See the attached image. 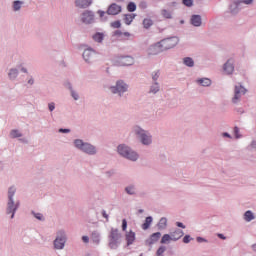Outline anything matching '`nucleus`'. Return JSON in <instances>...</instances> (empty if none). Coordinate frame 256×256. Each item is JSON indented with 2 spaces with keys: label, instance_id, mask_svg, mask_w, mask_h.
<instances>
[{
  "label": "nucleus",
  "instance_id": "nucleus-4",
  "mask_svg": "<svg viewBox=\"0 0 256 256\" xmlns=\"http://www.w3.org/2000/svg\"><path fill=\"white\" fill-rule=\"evenodd\" d=\"M75 147L77 149H80L81 151H84V153H88V155H95L96 150L93 147V145L84 143L83 140H75L74 141Z\"/></svg>",
  "mask_w": 256,
  "mask_h": 256
},
{
  "label": "nucleus",
  "instance_id": "nucleus-52",
  "mask_svg": "<svg viewBox=\"0 0 256 256\" xmlns=\"http://www.w3.org/2000/svg\"><path fill=\"white\" fill-rule=\"evenodd\" d=\"M140 7H142L143 9H146V8H147V3L142 2V3L140 4Z\"/></svg>",
  "mask_w": 256,
  "mask_h": 256
},
{
  "label": "nucleus",
  "instance_id": "nucleus-3",
  "mask_svg": "<svg viewBox=\"0 0 256 256\" xmlns=\"http://www.w3.org/2000/svg\"><path fill=\"white\" fill-rule=\"evenodd\" d=\"M118 153H119V155H122V157H125L126 159H129L130 161H137V159L139 158V155H137L136 152L132 151L131 148H129L125 145L118 146Z\"/></svg>",
  "mask_w": 256,
  "mask_h": 256
},
{
  "label": "nucleus",
  "instance_id": "nucleus-2",
  "mask_svg": "<svg viewBox=\"0 0 256 256\" xmlns=\"http://www.w3.org/2000/svg\"><path fill=\"white\" fill-rule=\"evenodd\" d=\"M15 188L14 187H10L9 191H8V207H7V214H11V219H13V217H15V211H17V208L19 207V204H15V202H13V197L15 195Z\"/></svg>",
  "mask_w": 256,
  "mask_h": 256
},
{
  "label": "nucleus",
  "instance_id": "nucleus-10",
  "mask_svg": "<svg viewBox=\"0 0 256 256\" xmlns=\"http://www.w3.org/2000/svg\"><path fill=\"white\" fill-rule=\"evenodd\" d=\"M134 60L131 56H124L118 59V65L120 67H129V65H133Z\"/></svg>",
  "mask_w": 256,
  "mask_h": 256
},
{
  "label": "nucleus",
  "instance_id": "nucleus-35",
  "mask_svg": "<svg viewBox=\"0 0 256 256\" xmlns=\"http://www.w3.org/2000/svg\"><path fill=\"white\" fill-rule=\"evenodd\" d=\"M159 91V84L155 83L151 89H150V93H157Z\"/></svg>",
  "mask_w": 256,
  "mask_h": 256
},
{
  "label": "nucleus",
  "instance_id": "nucleus-57",
  "mask_svg": "<svg viewBox=\"0 0 256 256\" xmlns=\"http://www.w3.org/2000/svg\"><path fill=\"white\" fill-rule=\"evenodd\" d=\"M197 241H198L199 243H201V241H203V238L198 237V238H197Z\"/></svg>",
  "mask_w": 256,
  "mask_h": 256
},
{
  "label": "nucleus",
  "instance_id": "nucleus-39",
  "mask_svg": "<svg viewBox=\"0 0 256 256\" xmlns=\"http://www.w3.org/2000/svg\"><path fill=\"white\" fill-rule=\"evenodd\" d=\"M126 192L128 193V195H134L135 194V188L127 187Z\"/></svg>",
  "mask_w": 256,
  "mask_h": 256
},
{
  "label": "nucleus",
  "instance_id": "nucleus-47",
  "mask_svg": "<svg viewBox=\"0 0 256 256\" xmlns=\"http://www.w3.org/2000/svg\"><path fill=\"white\" fill-rule=\"evenodd\" d=\"M49 110L54 111L55 110V103H50L49 104Z\"/></svg>",
  "mask_w": 256,
  "mask_h": 256
},
{
  "label": "nucleus",
  "instance_id": "nucleus-37",
  "mask_svg": "<svg viewBox=\"0 0 256 256\" xmlns=\"http://www.w3.org/2000/svg\"><path fill=\"white\" fill-rule=\"evenodd\" d=\"M92 239H93L94 243H99V233L93 232Z\"/></svg>",
  "mask_w": 256,
  "mask_h": 256
},
{
  "label": "nucleus",
  "instance_id": "nucleus-48",
  "mask_svg": "<svg viewBox=\"0 0 256 256\" xmlns=\"http://www.w3.org/2000/svg\"><path fill=\"white\" fill-rule=\"evenodd\" d=\"M82 241H83L84 243H89V236H83V237H82Z\"/></svg>",
  "mask_w": 256,
  "mask_h": 256
},
{
  "label": "nucleus",
  "instance_id": "nucleus-43",
  "mask_svg": "<svg viewBox=\"0 0 256 256\" xmlns=\"http://www.w3.org/2000/svg\"><path fill=\"white\" fill-rule=\"evenodd\" d=\"M234 134H235L236 139H239V137H241L239 135V128H237V127L234 128Z\"/></svg>",
  "mask_w": 256,
  "mask_h": 256
},
{
  "label": "nucleus",
  "instance_id": "nucleus-1",
  "mask_svg": "<svg viewBox=\"0 0 256 256\" xmlns=\"http://www.w3.org/2000/svg\"><path fill=\"white\" fill-rule=\"evenodd\" d=\"M121 244V233H119V229L112 228L108 235V245L110 249H117Z\"/></svg>",
  "mask_w": 256,
  "mask_h": 256
},
{
  "label": "nucleus",
  "instance_id": "nucleus-38",
  "mask_svg": "<svg viewBox=\"0 0 256 256\" xmlns=\"http://www.w3.org/2000/svg\"><path fill=\"white\" fill-rule=\"evenodd\" d=\"M183 5L186 7H193V0H183Z\"/></svg>",
  "mask_w": 256,
  "mask_h": 256
},
{
  "label": "nucleus",
  "instance_id": "nucleus-19",
  "mask_svg": "<svg viewBox=\"0 0 256 256\" xmlns=\"http://www.w3.org/2000/svg\"><path fill=\"white\" fill-rule=\"evenodd\" d=\"M126 241L127 245H133L135 241V232L130 230L128 233H126Z\"/></svg>",
  "mask_w": 256,
  "mask_h": 256
},
{
  "label": "nucleus",
  "instance_id": "nucleus-49",
  "mask_svg": "<svg viewBox=\"0 0 256 256\" xmlns=\"http://www.w3.org/2000/svg\"><path fill=\"white\" fill-rule=\"evenodd\" d=\"M102 215L104 219H107V221H109V215H107V212L103 211Z\"/></svg>",
  "mask_w": 256,
  "mask_h": 256
},
{
  "label": "nucleus",
  "instance_id": "nucleus-23",
  "mask_svg": "<svg viewBox=\"0 0 256 256\" xmlns=\"http://www.w3.org/2000/svg\"><path fill=\"white\" fill-rule=\"evenodd\" d=\"M244 219L245 221L249 222V221H253V219H255V216L253 215V212H251L250 210L246 211L244 214Z\"/></svg>",
  "mask_w": 256,
  "mask_h": 256
},
{
  "label": "nucleus",
  "instance_id": "nucleus-18",
  "mask_svg": "<svg viewBox=\"0 0 256 256\" xmlns=\"http://www.w3.org/2000/svg\"><path fill=\"white\" fill-rule=\"evenodd\" d=\"M170 237L172 238V241H179L181 237H183V230L177 229L174 232L170 233Z\"/></svg>",
  "mask_w": 256,
  "mask_h": 256
},
{
  "label": "nucleus",
  "instance_id": "nucleus-62",
  "mask_svg": "<svg viewBox=\"0 0 256 256\" xmlns=\"http://www.w3.org/2000/svg\"><path fill=\"white\" fill-rule=\"evenodd\" d=\"M139 213H143V210H139Z\"/></svg>",
  "mask_w": 256,
  "mask_h": 256
},
{
  "label": "nucleus",
  "instance_id": "nucleus-44",
  "mask_svg": "<svg viewBox=\"0 0 256 256\" xmlns=\"http://www.w3.org/2000/svg\"><path fill=\"white\" fill-rule=\"evenodd\" d=\"M191 241V236L189 235H186L184 238H183V243H189Z\"/></svg>",
  "mask_w": 256,
  "mask_h": 256
},
{
  "label": "nucleus",
  "instance_id": "nucleus-58",
  "mask_svg": "<svg viewBox=\"0 0 256 256\" xmlns=\"http://www.w3.org/2000/svg\"><path fill=\"white\" fill-rule=\"evenodd\" d=\"M252 249H253V251H256V244L252 245Z\"/></svg>",
  "mask_w": 256,
  "mask_h": 256
},
{
  "label": "nucleus",
  "instance_id": "nucleus-31",
  "mask_svg": "<svg viewBox=\"0 0 256 256\" xmlns=\"http://www.w3.org/2000/svg\"><path fill=\"white\" fill-rule=\"evenodd\" d=\"M94 41H97V43H101L103 41V33H96L93 36Z\"/></svg>",
  "mask_w": 256,
  "mask_h": 256
},
{
  "label": "nucleus",
  "instance_id": "nucleus-40",
  "mask_svg": "<svg viewBox=\"0 0 256 256\" xmlns=\"http://www.w3.org/2000/svg\"><path fill=\"white\" fill-rule=\"evenodd\" d=\"M111 26L114 27V29H119V27H121V22L115 21L111 24Z\"/></svg>",
  "mask_w": 256,
  "mask_h": 256
},
{
  "label": "nucleus",
  "instance_id": "nucleus-33",
  "mask_svg": "<svg viewBox=\"0 0 256 256\" xmlns=\"http://www.w3.org/2000/svg\"><path fill=\"white\" fill-rule=\"evenodd\" d=\"M21 5H23V2L21 1H14V11H19V9H21Z\"/></svg>",
  "mask_w": 256,
  "mask_h": 256
},
{
  "label": "nucleus",
  "instance_id": "nucleus-59",
  "mask_svg": "<svg viewBox=\"0 0 256 256\" xmlns=\"http://www.w3.org/2000/svg\"><path fill=\"white\" fill-rule=\"evenodd\" d=\"M28 83H29L30 85H33V79H30V80L28 81Z\"/></svg>",
  "mask_w": 256,
  "mask_h": 256
},
{
  "label": "nucleus",
  "instance_id": "nucleus-42",
  "mask_svg": "<svg viewBox=\"0 0 256 256\" xmlns=\"http://www.w3.org/2000/svg\"><path fill=\"white\" fill-rule=\"evenodd\" d=\"M122 231H127V220L126 219L122 220Z\"/></svg>",
  "mask_w": 256,
  "mask_h": 256
},
{
  "label": "nucleus",
  "instance_id": "nucleus-12",
  "mask_svg": "<svg viewBox=\"0 0 256 256\" xmlns=\"http://www.w3.org/2000/svg\"><path fill=\"white\" fill-rule=\"evenodd\" d=\"M61 237H57L54 241L55 249H63L65 247V235L63 232H60Z\"/></svg>",
  "mask_w": 256,
  "mask_h": 256
},
{
  "label": "nucleus",
  "instance_id": "nucleus-51",
  "mask_svg": "<svg viewBox=\"0 0 256 256\" xmlns=\"http://www.w3.org/2000/svg\"><path fill=\"white\" fill-rule=\"evenodd\" d=\"M243 3H245V5H251V3H253V0H244Z\"/></svg>",
  "mask_w": 256,
  "mask_h": 256
},
{
  "label": "nucleus",
  "instance_id": "nucleus-25",
  "mask_svg": "<svg viewBox=\"0 0 256 256\" xmlns=\"http://www.w3.org/2000/svg\"><path fill=\"white\" fill-rule=\"evenodd\" d=\"M153 25V20L149 19V18H145L143 20V27L144 29H149L150 27H152Z\"/></svg>",
  "mask_w": 256,
  "mask_h": 256
},
{
  "label": "nucleus",
  "instance_id": "nucleus-5",
  "mask_svg": "<svg viewBox=\"0 0 256 256\" xmlns=\"http://www.w3.org/2000/svg\"><path fill=\"white\" fill-rule=\"evenodd\" d=\"M162 44V48L164 51H169V49H173V47H177L179 44V38L178 37H170V38H165L160 41Z\"/></svg>",
  "mask_w": 256,
  "mask_h": 256
},
{
  "label": "nucleus",
  "instance_id": "nucleus-8",
  "mask_svg": "<svg viewBox=\"0 0 256 256\" xmlns=\"http://www.w3.org/2000/svg\"><path fill=\"white\" fill-rule=\"evenodd\" d=\"M83 58L87 63H91L97 59V53H95L93 49L88 48L84 51Z\"/></svg>",
  "mask_w": 256,
  "mask_h": 256
},
{
  "label": "nucleus",
  "instance_id": "nucleus-34",
  "mask_svg": "<svg viewBox=\"0 0 256 256\" xmlns=\"http://www.w3.org/2000/svg\"><path fill=\"white\" fill-rule=\"evenodd\" d=\"M17 75H18L17 69L10 70V72H9L10 79H15V77H17Z\"/></svg>",
  "mask_w": 256,
  "mask_h": 256
},
{
  "label": "nucleus",
  "instance_id": "nucleus-32",
  "mask_svg": "<svg viewBox=\"0 0 256 256\" xmlns=\"http://www.w3.org/2000/svg\"><path fill=\"white\" fill-rule=\"evenodd\" d=\"M10 137H12V139H15L17 137H21V134H20L19 130H12L10 132Z\"/></svg>",
  "mask_w": 256,
  "mask_h": 256
},
{
  "label": "nucleus",
  "instance_id": "nucleus-28",
  "mask_svg": "<svg viewBox=\"0 0 256 256\" xmlns=\"http://www.w3.org/2000/svg\"><path fill=\"white\" fill-rule=\"evenodd\" d=\"M161 15H162V17H164V19H171V17H172L171 11H169L167 9H163L161 11Z\"/></svg>",
  "mask_w": 256,
  "mask_h": 256
},
{
  "label": "nucleus",
  "instance_id": "nucleus-20",
  "mask_svg": "<svg viewBox=\"0 0 256 256\" xmlns=\"http://www.w3.org/2000/svg\"><path fill=\"white\" fill-rule=\"evenodd\" d=\"M191 23L194 25V27H201V16L193 15L191 18Z\"/></svg>",
  "mask_w": 256,
  "mask_h": 256
},
{
  "label": "nucleus",
  "instance_id": "nucleus-55",
  "mask_svg": "<svg viewBox=\"0 0 256 256\" xmlns=\"http://www.w3.org/2000/svg\"><path fill=\"white\" fill-rule=\"evenodd\" d=\"M124 36H125V37H131V34H130L129 32H125V33H124Z\"/></svg>",
  "mask_w": 256,
  "mask_h": 256
},
{
  "label": "nucleus",
  "instance_id": "nucleus-54",
  "mask_svg": "<svg viewBox=\"0 0 256 256\" xmlns=\"http://www.w3.org/2000/svg\"><path fill=\"white\" fill-rule=\"evenodd\" d=\"M98 14L100 15V17H103L105 15L104 11H98Z\"/></svg>",
  "mask_w": 256,
  "mask_h": 256
},
{
  "label": "nucleus",
  "instance_id": "nucleus-29",
  "mask_svg": "<svg viewBox=\"0 0 256 256\" xmlns=\"http://www.w3.org/2000/svg\"><path fill=\"white\" fill-rule=\"evenodd\" d=\"M165 227H167V218H161L158 223V228L165 229Z\"/></svg>",
  "mask_w": 256,
  "mask_h": 256
},
{
  "label": "nucleus",
  "instance_id": "nucleus-17",
  "mask_svg": "<svg viewBox=\"0 0 256 256\" xmlns=\"http://www.w3.org/2000/svg\"><path fill=\"white\" fill-rule=\"evenodd\" d=\"M224 71L226 72L227 75H231V73H233V71H235V66H233V63H231V60H228L225 64H224Z\"/></svg>",
  "mask_w": 256,
  "mask_h": 256
},
{
  "label": "nucleus",
  "instance_id": "nucleus-27",
  "mask_svg": "<svg viewBox=\"0 0 256 256\" xmlns=\"http://www.w3.org/2000/svg\"><path fill=\"white\" fill-rule=\"evenodd\" d=\"M127 11H129V13H133L134 11H137V5L134 2H130L127 5Z\"/></svg>",
  "mask_w": 256,
  "mask_h": 256
},
{
  "label": "nucleus",
  "instance_id": "nucleus-14",
  "mask_svg": "<svg viewBox=\"0 0 256 256\" xmlns=\"http://www.w3.org/2000/svg\"><path fill=\"white\" fill-rule=\"evenodd\" d=\"M93 19H94V16L91 11H85L82 14V23H86V24L93 23Z\"/></svg>",
  "mask_w": 256,
  "mask_h": 256
},
{
  "label": "nucleus",
  "instance_id": "nucleus-36",
  "mask_svg": "<svg viewBox=\"0 0 256 256\" xmlns=\"http://www.w3.org/2000/svg\"><path fill=\"white\" fill-rule=\"evenodd\" d=\"M166 249H167V248H165V246H161V247L157 250L156 255H157V256L163 255V254L165 253Z\"/></svg>",
  "mask_w": 256,
  "mask_h": 256
},
{
  "label": "nucleus",
  "instance_id": "nucleus-13",
  "mask_svg": "<svg viewBox=\"0 0 256 256\" xmlns=\"http://www.w3.org/2000/svg\"><path fill=\"white\" fill-rule=\"evenodd\" d=\"M108 15H119L121 13V6L118 4L112 3L107 10Z\"/></svg>",
  "mask_w": 256,
  "mask_h": 256
},
{
  "label": "nucleus",
  "instance_id": "nucleus-7",
  "mask_svg": "<svg viewBox=\"0 0 256 256\" xmlns=\"http://www.w3.org/2000/svg\"><path fill=\"white\" fill-rule=\"evenodd\" d=\"M163 51L165 50L163 49L161 41H159L148 48V55H159V53H163Z\"/></svg>",
  "mask_w": 256,
  "mask_h": 256
},
{
  "label": "nucleus",
  "instance_id": "nucleus-11",
  "mask_svg": "<svg viewBox=\"0 0 256 256\" xmlns=\"http://www.w3.org/2000/svg\"><path fill=\"white\" fill-rule=\"evenodd\" d=\"M112 93H125L127 91V84H124L123 81H118L116 87L111 88Z\"/></svg>",
  "mask_w": 256,
  "mask_h": 256
},
{
  "label": "nucleus",
  "instance_id": "nucleus-30",
  "mask_svg": "<svg viewBox=\"0 0 256 256\" xmlns=\"http://www.w3.org/2000/svg\"><path fill=\"white\" fill-rule=\"evenodd\" d=\"M169 241H173V239L171 238V234H164L161 239V243L165 244V243H169Z\"/></svg>",
  "mask_w": 256,
  "mask_h": 256
},
{
  "label": "nucleus",
  "instance_id": "nucleus-22",
  "mask_svg": "<svg viewBox=\"0 0 256 256\" xmlns=\"http://www.w3.org/2000/svg\"><path fill=\"white\" fill-rule=\"evenodd\" d=\"M136 15L135 14H126L124 16V22L126 25H129L130 23H133V20L135 19Z\"/></svg>",
  "mask_w": 256,
  "mask_h": 256
},
{
  "label": "nucleus",
  "instance_id": "nucleus-6",
  "mask_svg": "<svg viewBox=\"0 0 256 256\" xmlns=\"http://www.w3.org/2000/svg\"><path fill=\"white\" fill-rule=\"evenodd\" d=\"M135 133L140 137L141 143H143V145H149L151 143V136L148 135L147 132H145V130L136 127Z\"/></svg>",
  "mask_w": 256,
  "mask_h": 256
},
{
  "label": "nucleus",
  "instance_id": "nucleus-16",
  "mask_svg": "<svg viewBox=\"0 0 256 256\" xmlns=\"http://www.w3.org/2000/svg\"><path fill=\"white\" fill-rule=\"evenodd\" d=\"M76 7H79L80 9H87L89 5H91V0H76Z\"/></svg>",
  "mask_w": 256,
  "mask_h": 256
},
{
  "label": "nucleus",
  "instance_id": "nucleus-56",
  "mask_svg": "<svg viewBox=\"0 0 256 256\" xmlns=\"http://www.w3.org/2000/svg\"><path fill=\"white\" fill-rule=\"evenodd\" d=\"M218 237H219L220 239H225V236H223V234H218Z\"/></svg>",
  "mask_w": 256,
  "mask_h": 256
},
{
  "label": "nucleus",
  "instance_id": "nucleus-41",
  "mask_svg": "<svg viewBox=\"0 0 256 256\" xmlns=\"http://www.w3.org/2000/svg\"><path fill=\"white\" fill-rule=\"evenodd\" d=\"M152 79L153 81H157V79H159V71L153 72Z\"/></svg>",
  "mask_w": 256,
  "mask_h": 256
},
{
  "label": "nucleus",
  "instance_id": "nucleus-15",
  "mask_svg": "<svg viewBox=\"0 0 256 256\" xmlns=\"http://www.w3.org/2000/svg\"><path fill=\"white\" fill-rule=\"evenodd\" d=\"M159 239H161V233L160 232H156L153 233L149 239L146 240L147 245H154V243H157L159 241Z\"/></svg>",
  "mask_w": 256,
  "mask_h": 256
},
{
  "label": "nucleus",
  "instance_id": "nucleus-53",
  "mask_svg": "<svg viewBox=\"0 0 256 256\" xmlns=\"http://www.w3.org/2000/svg\"><path fill=\"white\" fill-rule=\"evenodd\" d=\"M59 131H60V133H69L70 130L69 129H60Z\"/></svg>",
  "mask_w": 256,
  "mask_h": 256
},
{
  "label": "nucleus",
  "instance_id": "nucleus-9",
  "mask_svg": "<svg viewBox=\"0 0 256 256\" xmlns=\"http://www.w3.org/2000/svg\"><path fill=\"white\" fill-rule=\"evenodd\" d=\"M241 95H245V88L243 86H236L234 90V97L232 98L233 103H239Z\"/></svg>",
  "mask_w": 256,
  "mask_h": 256
},
{
  "label": "nucleus",
  "instance_id": "nucleus-24",
  "mask_svg": "<svg viewBox=\"0 0 256 256\" xmlns=\"http://www.w3.org/2000/svg\"><path fill=\"white\" fill-rule=\"evenodd\" d=\"M183 62H184V65H186L187 67H193L195 65V62L191 57L184 58Z\"/></svg>",
  "mask_w": 256,
  "mask_h": 256
},
{
  "label": "nucleus",
  "instance_id": "nucleus-26",
  "mask_svg": "<svg viewBox=\"0 0 256 256\" xmlns=\"http://www.w3.org/2000/svg\"><path fill=\"white\" fill-rule=\"evenodd\" d=\"M198 83L202 85V87H209L211 85V80L208 78L198 80Z\"/></svg>",
  "mask_w": 256,
  "mask_h": 256
},
{
  "label": "nucleus",
  "instance_id": "nucleus-21",
  "mask_svg": "<svg viewBox=\"0 0 256 256\" xmlns=\"http://www.w3.org/2000/svg\"><path fill=\"white\" fill-rule=\"evenodd\" d=\"M153 223V217L148 216L145 219V222L142 224V229L144 231H147V229H149V227H151V224Z\"/></svg>",
  "mask_w": 256,
  "mask_h": 256
},
{
  "label": "nucleus",
  "instance_id": "nucleus-60",
  "mask_svg": "<svg viewBox=\"0 0 256 256\" xmlns=\"http://www.w3.org/2000/svg\"><path fill=\"white\" fill-rule=\"evenodd\" d=\"M224 137H230L229 133H224Z\"/></svg>",
  "mask_w": 256,
  "mask_h": 256
},
{
  "label": "nucleus",
  "instance_id": "nucleus-61",
  "mask_svg": "<svg viewBox=\"0 0 256 256\" xmlns=\"http://www.w3.org/2000/svg\"><path fill=\"white\" fill-rule=\"evenodd\" d=\"M22 71H23L24 73H27V69H25V68H22Z\"/></svg>",
  "mask_w": 256,
  "mask_h": 256
},
{
  "label": "nucleus",
  "instance_id": "nucleus-45",
  "mask_svg": "<svg viewBox=\"0 0 256 256\" xmlns=\"http://www.w3.org/2000/svg\"><path fill=\"white\" fill-rule=\"evenodd\" d=\"M71 95H72L73 99H75V101H77V99H79V95L75 91H71Z\"/></svg>",
  "mask_w": 256,
  "mask_h": 256
},
{
  "label": "nucleus",
  "instance_id": "nucleus-50",
  "mask_svg": "<svg viewBox=\"0 0 256 256\" xmlns=\"http://www.w3.org/2000/svg\"><path fill=\"white\" fill-rule=\"evenodd\" d=\"M176 225L177 227H181V229H185V225H183L181 222H177Z\"/></svg>",
  "mask_w": 256,
  "mask_h": 256
},
{
  "label": "nucleus",
  "instance_id": "nucleus-46",
  "mask_svg": "<svg viewBox=\"0 0 256 256\" xmlns=\"http://www.w3.org/2000/svg\"><path fill=\"white\" fill-rule=\"evenodd\" d=\"M35 217H36V219H38L39 221L43 220V215L40 214V213L35 214Z\"/></svg>",
  "mask_w": 256,
  "mask_h": 256
}]
</instances>
